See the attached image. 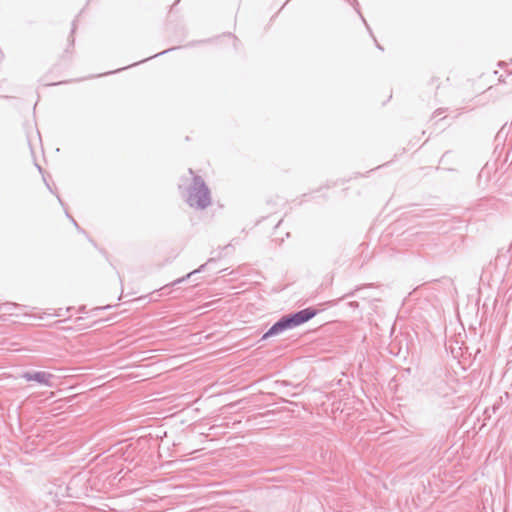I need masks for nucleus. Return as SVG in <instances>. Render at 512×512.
Segmentation results:
<instances>
[{
  "label": "nucleus",
  "mask_w": 512,
  "mask_h": 512,
  "mask_svg": "<svg viewBox=\"0 0 512 512\" xmlns=\"http://www.w3.org/2000/svg\"><path fill=\"white\" fill-rule=\"evenodd\" d=\"M316 314L317 310L313 308H305L293 314L285 315L269 328V330L262 336V340L278 335L288 329L295 328L309 321Z\"/></svg>",
  "instance_id": "f257e3e1"
},
{
  "label": "nucleus",
  "mask_w": 512,
  "mask_h": 512,
  "mask_svg": "<svg viewBox=\"0 0 512 512\" xmlns=\"http://www.w3.org/2000/svg\"><path fill=\"white\" fill-rule=\"evenodd\" d=\"M189 173L193 178L188 189L187 203L191 207L203 210L211 204L210 190L200 176L194 175L191 168Z\"/></svg>",
  "instance_id": "f03ea898"
},
{
  "label": "nucleus",
  "mask_w": 512,
  "mask_h": 512,
  "mask_svg": "<svg viewBox=\"0 0 512 512\" xmlns=\"http://www.w3.org/2000/svg\"><path fill=\"white\" fill-rule=\"evenodd\" d=\"M21 377L26 381H36L39 384L51 387L54 376L46 371L24 372Z\"/></svg>",
  "instance_id": "7ed1b4c3"
},
{
  "label": "nucleus",
  "mask_w": 512,
  "mask_h": 512,
  "mask_svg": "<svg viewBox=\"0 0 512 512\" xmlns=\"http://www.w3.org/2000/svg\"><path fill=\"white\" fill-rule=\"evenodd\" d=\"M18 308L19 305L16 303L7 302L0 305V313L12 315L14 314V310Z\"/></svg>",
  "instance_id": "20e7f679"
},
{
  "label": "nucleus",
  "mask_w": 512,
  "mask_h": 512,
  "mask_svg": "<svg viewBox=\"0 0 512 512\" xmlns=\"http://www.w3.org/2000/svg\"><path fill=\"white\" fill-rule=\"evenodd\" d=\"M206 265H207V263L202 264L198 269L188 273L185 277H182V278H179V279L175 280L172 283V285H176V284L182 283L185 279L190 278L193 274L204 271Z\"/></svg>",
  "instance_id": "39448f33"
},
{
  "label": "nucleus",
  "mask_w": 512,
  "mask_h": 512,
  "mask_svg": "<svg viewBox=\"0 0 512 512\" xmlns=\"http://www.w3.org/2000/svg\"><path fill=\"white\" fill-rule=\"evenodd\" d=\"M443 113V109H437L435 112H434V117L436 116H439Z\"/></svg>",
  "instance_id": "423d86ee"
},
{
  "label": "nucleus",
  "mask_w": 512,
  "mask_h": 512,
  "mask_svg": "<svg viewBox=\"0 0 512 512\" xmlns=\"http://www.w3.org/2000/svg\"><path fill=\"white\" fill-rule=\"evenodd\" d=\"M168 51H169V49H168V50H165V51H162V52H161V54H165V53H166V52H168ZM158 55H160V53H158ZM155 56H157V54H156Z\"/></svg>",
  "instance_id": "0eeeda50"
}]
</instances>
